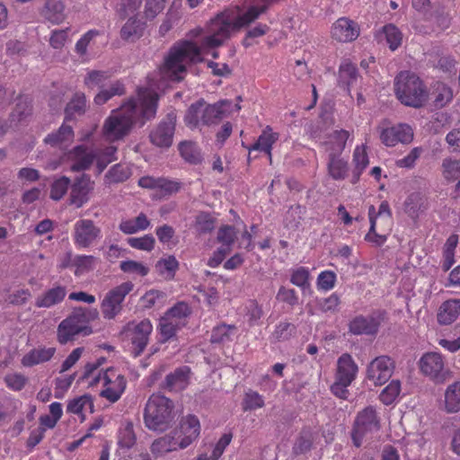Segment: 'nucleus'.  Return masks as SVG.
<instances>
[{
	"instance_id": "nucleus-30",
	"label": "nucleus",
	"mask_w": 460,
	"mask_h": 460,
	"mask_svg": "<svg viewBox=\"0 0 460 460\" xmlns=\"http://www.w3.org/2000/svg\"><path fill=\"white\" fill-rule=\"evenodd\" d=\"M74 139V131L71 126L63 124L56 132L48 135L45 143L52 146H66Z\"/></svg>"
},
{
	"instance_id": "nucleus-7",
	"label": "nucleus",
	"mask_w": 460,
	"mask_h": 460,
	"mask_svg": "<svg viewBox=\"0 0 460 460\" xmlns=\"http://www.w3.org/2000/svg\"><path fill=\"white\" fill-rule=\"evenodd\" d=\"M82 307H75L71 314L63 320L58 327V341L61 344L68 341L79 334L89 335L93 332L90 326L84 320Z\"/></svg>"
},
{
	"instance_id": "nucleus-18",
	"label": "nucleus",
	"mask_w": 460,
	"mask_h": 460,
	"mask_svg": "<svg viewBox=\"0 0 460 460\" xmlns=\"http://www.w3.org/2000/svg\"><path fill=\"white\" fill-rule=\"evenodd\" d=\"M358 35V24L345 17L338 19L332 28V38L341 42L352 41Z\"/></svg>"
},
{
	"instance_id": "nucleus-19",
	"label": "nucleus",
	"mask_w": 460,
	"mask_h": 460,
	"mask_svg": "<svg viewBox=\"0 0 460 460\" xmlns=\"http://www.w3.org/2000/svg\"><path fill=\"white\" fill-rule=\"evenodd\" d=\"M358 369L352 357L344 353L338 359L335 379L351 384L356 378Z\"/></svg>"
},
{
	"instance_id": "nucleus-3",
	"label": "nucleus",
	"mask_w": 460,
	"mask_h": 460,
	"mask_svg": "<svg viewBox=\"0 0 460 460\" xmlns=\"http://www.w3.org/2000/svg\"><path fill=\"white\" fill-rule=\"evenodd\" d=\"M201 60L199 48L193 42L182 41L170 49L164 58V73L172 81L180 82L183 79L187 65Z\"/></svg>"
},
{
	"instance_id": "nucleus-59",
	"label": "nucleus",
	"mask_w": 460,
	"mask_h": 460,
	"mask_svg": "<svg viewBox=\"0 0 460 460\" xmlns=\"http://www.w3.org/2000/svg\"><path fill=\"white\" fill-rule=\"evenodd\" d=\"M451 14L444 8L436 10L433 14V22L439 31L448 29L451 25Z\"/></svg>"
},
{
	"instance_id": "nucleus-53",
	"label": "nucleus",
	"mask_w": 460,
	"mask_h": 460,
	"mask_svg": "<svg viewBox=\"0 0 460 460\" xmlns=\"http://www.w3.org/2000/svg\"><path fill=\"white\" fill-rule=\"evenodd\" d=\"M196 224L199 233H210L216 226V218L208 212H201L196 217Z\"/></svg>"
},
{
	"instance_id": "nucleus-5",
	"label": "nucleus",
	"mask_w": 460,
	"mask_h": 460,
	"mask_svg": "<svg viewBox=\"0 0 460 460\" xmlns=\"http://www.w3.org/2000/svg\"><path fill=\"white\" fill-rule=\"evenodd\" d=\"M394 91L398 100L405 106L420 108L425 105L429 93L418 75L408 71L395 78Z\"/></svg>"
},
{
	"instance_id": "nucleus-39",
	"label": "nucleus",
	"mask_w": 460,
	"mask_h": 460,
	"mask_svg": "<svg viewBox=\"0 0 460 460\" xmlns=\"http://www.w3.org/2000/svg\"><path fill=\"white\" fill-rule=\"evenodd\" d=\"M445 403L448 412L460 411V382H455L447 388Z\"/></svg>"
},
{
	"instance_id": "nucleus-24",
	"label": "nucleus",
	"mask_w": 460,
	"mask_h": 460,
	"mask_svg": "<svg viewBox=\"0 0 460 460\" xmlns=\"http://www.w3.org/2000/svg\"><path fill=\"white\" fill-rule=\"evenodd\" d=\"M349 137V133L345 129L334 130L331 133L324 142L329 155H340L346 146Z\"/></svg>"
},
{
	"instance_id": "nucleus-60",
	"label": "nucleus",
	"mask_w": 460,
	"mask_h": 460,
	"mask_svg": "<svg viewBox=\"0 0 460 460\" xmlns=\"http://www.w3.org/2000/svg\"><path fill=\"white\" fill-rule=\"evenodd\" d=\"M290 281L293 285L301 288L305 291L310 287L309 271L304 267L298 268L293 271Z\"/></svg>"
},
{
	"instance_id": "nucleus-15",
	"label": "nucleus",
	"mask_w": 460,
	"mask_h": 460,
	"mask_svg": "<svg viewBox=\"0 0 460 460\" xmlns=\"http://www.w3.org/2000/svg\"><path fill=\"white\" fill-rule=\"evenodd\" d=\"M130 323L128 324L126 331L130 332V341L132 344V354L135 358L140 356L145 350L149 336L152 332L153 326L149 320H142L137 324L134 325L133 329H130Z\"/></svg>"
},
{
	"instance_id": "nucleus-34",
	"label": "nucleus",
	"mask_w": 460,
	"mask_h": 460,
	"mask_svg": "<svg viewBox=\"0 0 460 460\" xmlns=\"http://www.w3.org/2000/svg\"><path fill=\"white\" fill-rule=\"evenodd\" d=\"M353 162L355 168L352 173L351 183L356 184L360 178L362 172L369 164L368 156L365 146H357L353 154Z\"/></svg>"
},
{
	"instance_id": "nucleus-20",
	"label": "nucleus",
	"mask_w": 460,
	"mask_h": 460,
	"mask_svg": "<svg viewBox=\"0 0 460 460\" xmlns=\"http://www.w3.org/2000/svg\"><path fill=\"white\" fill-rule=\"evenodd\" d=\"M232 102L221 100L214 104H205L203 111V125L209 126L218 123L227 112Z\"/></svg>"
},
{
	"instance_id": "nucleus-25",
	"label": "nucleus",
	"mask_w": 460,
	"mask_h": 460,
	"mask_svg": "<svg viewBox=\"0 0 460 460\" xmlns=\"http://www.w3.org/2000/svg\"><path fill=\"white\" fill-rule=\"evenodd\" d=\"M145 29L146 23L133 16L122 26L120 37L124 40L134 42L143 36Z\"/></svg>"
},
{
	"instance_id": "nucleus-43",
	"label": "nucleus",
	"mask_w": 460,
	"mask_h": 460,
	"mask_svg": "<svg viewBox=\"0 0 460 460\" xmlns=\"http://www.w3.org/2000/svg\"><path fill=\"white\" fill-rule=\"evenodd\" d=\"M278 140V135L276 133H269L263 131L262 134L259 137L257 141L254 143L252 150H260L269 155L270 159H271V147L272 145Z\"/></svg>"
},
{
	"instance_id": "nucleus-46",
	"label": "nucleus",
	"mask_w": 460,
	"mask_h": 460,
	"mask_svg": "<svg viewBox=\"0 0 460 460\" xmlns=\"http://www.w3.org/2000/svg\"><path fill=\"white\" fill-rule=\"evenodd\" d=\"M401 392V382L399 380H392L391 383L385 387L379 394L380 401L385 404H392Z\"/></svg>"
},
{
	"instance_id": "nucleus-21",
	"label": "nucleus",
	"mask_w": 460,
	"mask_h": 460,
	"mask_svg": "<svg viewBox=\"0 0 460 460\" xmlns=\"http://www.w3.org/2000/svg\"><path fill=\"white\" fill-rule=\"evenodd\" d=\"M40 14L47 22L59 24L66 17L64 4L60 0H47Z\"/></svg>"
},
{
	"instance_id": "nucleus-36",
	"label": "nucleus",
	"mask_w": 460,
	"mask_h": 460,
	"mask_svg": "<svg viewBox=\"0 0 460 460\" xmlns=\"http://www.w3.org/2000/svg\"><path fill=\"white\" fill-rule=\"evenodd\" d=\"M126 90L124 84L116 81L112 83L108 88H101V91L94 97V103L96 105H102L111 100L113 96H121L125 94Z\"/></svg>"
},
{
	"instance_id": "nucleus-41",
	"label": "nucleus",
	"mask_w": 460,
	"mask_h": 460,
	"mask_svg": "<svg viewBox=\"0 0 460 460\" xmlns=\"http://www.w3.org/2000/svg\"><path fill=\"white\" fill-rule=\"evenodd\" d=\"M328 170L334 180H343L348 174V163L340 155H329Z\"/></svg>"
},
{
	"instance_id": "nucleus-2",
	"label": "nucleus",
	"mask_w": 460,
	"mask_h": 460,
	"mask_svg": "<svg viewBox=\"0 0 460 460\" xmlns=\"http://www.w3.org/2000/svg\"><path fill=\"white\" fill-rule=\"evenodd\" d=\"M266 9V5L252 6L242 15H235L234 12H224L217 14L211 20L208 27V35L204 37L203 44L209 48L222 45L224 40L230 37L232 31H236L248 25Z\"/></svg>"
},
{
	"instance_id": "nucleus-17",
	"label": "nucleus",
	"mask_w": 460,
	"mask_h": 460,
	"mask_svg": "<svg viewBox=\"0 0 460 460\" xmlns=\"http://www.w3.org/2000/svg\"><path fill=\"white\" fill-rule=\"evenodd\" d=\"M93 189V181L88 174L83 173L76 177L71 184L69 202L77 208L83 207L89 199V193Z\"/></svg>"
},
{
	"instance_id": "nucleus-40",
	"label": "nucleus",
	"mask_w": 460,
	"mask_h": 460,
	"mask_svg": "<svg viewBox=\"0 0 460 460\" xmlns=\"http://www.w3.org/2000/svg\"><path fill=\"white\" fill-rule=\"evenodd\" d=\"M31 114V104L28 98L19 97L10 114L11 123L17 124Z\"/></svg>"
},
{
	"instance_id": "nucleus-8",
	"label": "nucleus",
	"mask_w": 460,
	"mask_h": 460,
	"mask_svg": "<svg viewBox=\"0 0 460 460\" xmlns=\"http://www.w3.org/2000/svg\"><path fill=\"white\" fill-rule=\"evenodd\" d=\"M177 115L175 111H170L149 133L150 142L164 149L172 146L175 133Z\"/></svg>"
},
{
	"instance_id": "nucleus-9",
	"label": "nucleus",
	"mask_w": 460,
	"mask_h": 460,
	"mask_svg": "<svg viewBox=\"0 0 460 460\" xmlns=\"http://www.w3.org/2000/svg\"><path fill=\"white\" fill-rule=\"evenodd\" d=\"M134 284L130 281L123 282L122 284L111 289L102 302V313L105 319H114L117 314L122 310V302L126 296L132 291Z\"/></svg>"
},
{
	"instance_id": "nucleus-4",
	"label": "nucleus",
	"mask_w": 460,
	"mask_h": 460,
	"mask_svg": "<svg viewBox=\"0 0 460 460\" xmlns=\"http://www.w3.org/2000/svg\"><path fill=\"white\" fill-rule=\"evenodd\" d=\"M173 402L160 394H153L146 403L144 421L150 430L163 432L174 421Z\"/></svg>"
},
{
	"instance_id": "nucleus-31",
	"label": "nucleus",
	"mask_w": 460,
	"mask_h": 460,
	"mask_svg": "<svg viewBox=\"0 0 460 460\" xmlns=\"http://www.w3.org/2000/svg\"><path fill=\"white\" fill-rule=\"evenodd\" d=\"M66 290L65 287L58 286L49 289L42 296L36 299L35 305L37 307H50L60 303L66 296Z\"/></svg>"
},
{
	"instance_id": "nucleus-51",
	"label": "nucleus",
	"mask_w": 460,
	"mask_h": 460,
	"mask_svg": "<svg viewBox=\"0 0 460 460\" xmlns=\"http://www.w3.org/2000/svg\"><path fill=\"white\" fill-rule=\"evenodd\" d=\"M136 443V435L131 422H128L124 429L119 434V446L122 448L129 449Z\"/></svg>"
},
{
	"instance_id": "nucleus-11",
	"label": "nucleus",
	"mask_w": 460,
	"mask_h": 460,
	"mask_svg": "<svg viewBox=\"0 0 460 460\" xmlns=\"http://www.w3.org/2000/svg\"><path fill=\"white\" fill-rule=\"evenodd\" d=\"M394 368V363L390 357L379 356L367 366V377L375 385H382L391 378Z\"/></svg>"
},
{
	"instance_id": "nucleus-54",
	"label": "nucleus",
	"mask_w": 460,
	"mask_h": 460,
	"mask_svg": "<svg viewBox=\"0 0 460 460\" xmlns=\"http://www.w3.org/2000/svg\"><path fill=\"white\" fill-rule=\"evenodd\" d=\"M179 268V262L176 260V258L172 255L168 256L164 259H160L156 264L155 269L159 272V274H164L165 271H167L171 277H173L175 274V271Z\"/></svg>"
},
{
	"instance_id": "nucleus-35",
	"label": "nucleus",
	"mask_w": 460,
	"mask_h": 460,
	"mask_svg": "<svg viewBox=\"0 0 460 460\" xmlns=\"http://www.w3.org/2000/svg\"><path fill=\"white\" fill-rule=\"evenodd\" d=\"M150 225V221L144 213H140L136 218L121 221L119 229L126 234H132L138 231L146 230Z\"/></svg>"
},
{
	"instance_id": "nucleus-27",
	"label": "nucleus",
	"mask_w": 460,
	"mask_h": 460,
	"mask_svg": "<svg viewBox=\"0 0 460 460\" xmlns=\"http://www.w3.org/2000/svg\"><path fill=\"white\" fill-rule=\"evenodd\" d=\"M431 98L432 103L436 109L445 107L453 100V90L451 87L442 82H437L432 86Z\"/></svg>"
},
{
	"instance_id": "nucleus-58",
	"label": "nucleus",
	"mask_w": 460,
	"mask_h": 460,
	"mask_svg": "<svg viewBox=\"0 0 460 460\" xmlns=\"http://www.w3.org/2000/svg\"><path fill=\"white\" fill-rule=\"evenodd\" d=\"M130 172L128 169L120 164L113 165L106 173V177L110 179L111 182H122L128 179Z\"/></svg>"
},
{
	"instance_id": "nucleus-52",
	"label": "nucleus",
	"mask_w": 460,
	"mask_h": 460,
	"mask_svg": "<svg viewBox=\"0 0 460 460\" xmlns=\"http://www.w3.org/2000/svg\"><path fill=\"white\" fill-rule=\"evenodd\" d=\"M155 240L152 234H146L142 237H130L128 243L135 249L150 252L154 249Z\"/></svg>"
},
{
	"instance_id": "nucleus-63",
	"label": "nucleus",
	"mask_w": 460,
	"mask_h": 460,
	"mask_svg": "<svg viewBox=\"0 0 460 460\" xmlns=\"http://www.w3.org/2000/svg\"><path fill=\"white\" fill-rule=\"evenodd\" d=\"M190 313L191 310L186 302H178L166 312L165 317L181 319L190 315Z\"/></svg>"
},
{
	"instance_id": "nucleus-32",
	"label": "nucleus",
	"mask_w": 460,
	"mask_h": 460,
	"mask_svg": "<svg viewBox=\"0 0 460 460\" xmlns=\"http://www.w3.org/2000/svg\"><path fill=\"white\" fill-rule=\"evenodd\" d=\"M206 102L203 99L190 104L184 116L185 124L190 128H198L203 125V111Z\"/></svg>"
},
{
	"instance_id": "nucleus-10",
	"label": "nucleus",
	"mask_w": 460,
	"mask_h": 460,
	"mask_svg": "<svg viewBox=\"0 0 460 460\" xmlns=\"http://www.w3.org/2000/svg\"><path fill=\"white\" fill-rule=\"evenodd\" d=\"M385 316V311H375L367 316L357 315L349 322V332L354 335L375 336L377 334Z\"/></svg>"
},
{
	"instance_id": "nucleus-47",
	"label": "nucleus",
	"mask_w": 460,
	"mask_h": 460,
	"mask_svg": "<svg viewBox=\"0 0 460 460\" xmlns=\"http://www.w3.org/2000/svg\"><path fill=\"white\" fill-rule=\"evenodd\" d=\"M110 76V74L106 71L92 70L88 72L84 77V84L91 89L94 87L102 88L104 82L108 80Z\"/></svg>"
},
{
	"instance_id": "nucleus-26",
	"label": "nucleus",
	"mask_w": 460,
	"mask_h": 460,
	"mask_svg": "<svg viewBox=\"0 0 460 460\" xmlns=\"http://www.w3.org/2000/svg\"><path fill=\"white\" fill-rule=\"evenodd\" d=\"M179 448V442L172 432L164 435L155 440L151 445L150 450L155 457H160L167 453Z\"/></svg>"
},
{
	"instance_id": "nucleus-13",
	"label": "nucleus",
	"mask_w": 460,
	"mask_h": 460,
	"mask_svg": "<svg viewBox=\"0 0 460 460\" xmlns=\"http://www.w3.org/2000/svg\"><path fill=\"white\" fill-rule=\"evenodd\" d=\"M179 442V448H186L199 435L200 425L198 418L194 415H188L182 419L177 429L172 431Z\"/></svg>"
},
{
	"instance_id": "nucleus-23",
	"label": "nucleus",
	"mask_w": 460,
	"mask_h": 460,
	"mask_svg": "<svg viewBox=\"0 0 460 460\" xmlns=\"http://www.w3.org/2000/svg\"><path fill=\"white\" fill-rule=\"evenodd\" d=\"M190 372V370L188 367L176 368L172 373L165 376L162 387L168 391L183 389L188 383Z\"/></svg>"
},
{
	"instance_id": "nucleus-44",
	"label": "nucleus",
	"mask_w": 460,
	"mask_h": 460,
	"mask_svg": "<svg viewBox=\"0 0 460 460\" xmlns=\"http://www.w3.org/2000/svg\"><path fill=\"white\" fill-rule=\"evenodd\" d=\"M422 206V196L419 192L411 193L405 199L403 204L404 212L411 218L419 216V211Z\"/></svg>"
},
{
	"instance_id": "nucleus-50",
	"label": "nucleus",
	"mask_w": 460,
	"mask_h": 460,
	"mask_svg": "<svg viewBox=\"0 0 460 460\" xmlns=\"http://www.w3.org/2000/svg\"><path fill=\"white\" fill-rule=\"evenodd\" d=\"M70 186V179L66 176H62L56 180L50 190V199L53 200H59L66 193L68 187Z\"/></svg>"
},
{
	"instance_id": "nucleus-29",
	"label": "nucleus",
	"mask_w": 460,
	"mask_h": 460,
	"mask_svg": "<svg viewBox=\"0 0 460 460\" xmlns=\"http://www.w3.org/2000/svg\"><path fill=\"white\" fill-rule=\"evenodd\" d=\"M56 349L51 348H38L33 349L22 358V364L24 367H32L43 362L49 361L55 354Z\"/></svg>"
},
{
	"instance_id": "nucleus-1",
	"label": "nucleus",
	"mask_w": 460,
	"mask_h": 460,
	"mask_svg": "<svg viewBox=\"0 0 460 460\" xmlns=\"http://www.w3.org/2000/svg\"><path fill=\"white\" fill-rule=\"evenodd\" d=\"M159 102L157 93H148L141 99L138 106L131 99L113 111L103 125V133L110 139H120L127 136L134 124L143 126L155 117Z\"/></svg>"
},
{
	"instance_id": "nucleus-56",
	"label": "nucleus",
	"mask_w": 460,
	"mask_h": 460,
	"mask_svg": "<svg viewBox=\"0 0 460 460\" xmlns=\"http://www.w3.org/2000/svg\"><path fill=\"white\" fill-rule=\"evenodd\" d=\"M384 32L386 38V41L389 44V48L392 50H395L402 42V33L393 24H387L384 27Z\"/></svg>"
},
{
	"instance_id": "nucleus-42",
	"label": "nucleus",
	"mask_w": 460,
	"mask_h": 460,
	"mask_svg": "<svg viewBox=\"0 0 460 460\" xmlns=\"http://www.w3.org/2000/svg\"><path fill=\"white\" fill-rule=\"evenodd\" d=\"M74 153L78 158L71 165V170L73 172H80L88 169L95 158L93 154L86 153V148L84 146H75L74 148Z\"/></svg>"
},
{
	"instance_id": "nucleus-38",
	"label": "nucleus",
	"mask_w": 460,
	"mask_h": 460,
	"mask_svg": "<svg viewBox=\"0 0 460 460\" xmlns=\"http://www.w3.org/2000/svg\"><path fill=\"white\" fill-rule=\"evenodd\" d=\"M314 442V435L309 428L303 429L293 446V453L296 456L305 454L311 450Z\"/></svg>"
},
{
	"instance_id": "nucleus-64",
	"label": "nucleus",
	"mask_w": 460,
	"mask_h": 460,
	"mask_svg": "<svg viewBox=\"0 0 460 460\" xmlns=\"http://www.w3.org/2000/svg\"><path fill=\"white\" fill-rule=\"evenodd\" d=\"M217 241L221 243L225 247L231 248V245L234 243L235 231L232 226H224L219 228L217 233Z\"/></svg>"
},
{
	"instance_id": "nucleus-57",
	"label": "nucleus",
	"mask_w": 460,
	"mask_h": 460,
	"mask_svg": "<svg viewBox=\"0 0 460 460\" xmlns=\"http://www.w3.org/2000/svg\"><path fill=\"white\" fill-rule=\"evenodd\" d=\"M296 327L290 323H280L277 325L273 337L278 341H288L290 337L295 335Z\"/></svg>"
},
{
	"instance_id": "nucleus-6",
	"label": "nucleus",
	"mask_w": 460,
	"mask_h": 460,
	"mask_svg": "<svg viewBox=\"0 0 460 460\" xmlns=\"http://www.w3.org/2000/svg\"><path fill=\"white\" fill-rule=\"evenodd\" d=\"M380 421L376 410L374 406H367L358 411L351 430L353 444L359 447L362 439L368 434L379 430Z\"/></svg>"
},
{
	"instance_id": "nucleus-28",
	"label": "nucleus",
	"mask_w": 460,
	"mask_h": 460,
	"mask_svg": "<svg viewBox=\"0 0 460 460\" xmlns=\"http://www.w3.org/2000/svg\"><path fill=\"white\" fill-rule=\"evenodd\" d=\"M460 314V300H447L444 302L438 313V322L447 325L452 323Z\"/></svg>"
},
{
	"instance_id": "nucleus-48",
	"label": "nucleus",
	"mask_w": 460,
	"mask_h": 460,
	"mask_svg": "<svg viewBox=\"0 0 460 460\" xmlns=\"http://www.w3.org/2000/svg\"><path fill=\"white\" fill-rule=\"evenodd\" d=\"M117 148L113 146H110L105 147L96 156V166L98 169V173H102L109 164L117 160V157L115 156Z\"/></svg>"
},
{
	"instance_id": "nucleus-55",
	"label": "nucleus",
	"mask_w": 460,
	"mask_h": 460,
	"mask_svg": "<svg viewBox=\"0 0 460 460\" xmlns=\"http://www.w3.org/2000/svg\"><path fill=\"white\" fill-rule=\"evenodd\" d=\"M85 404H89L91 411H93V402L91 395L84 394L83 396L69 401L66 407V411L71 413L79 414L82 412L83 408Z\"/></svg>"
},
{
	"instance_id": "nucleus-61",
	"label": "nucleus",
	"mask_w": 460,
	"mask_h": 460,
	"mask_svg": "<svg viewBox=\"0 0 460 460\" xmlns=\"http://www.w3.org/2000/svg\"><path fill=\"white\" fill-rule=\"evenodd\" d=\"M120 270L126 273H137L142 277L148 274L149 269L141 262L136 261H124L120 262Z\"/></svg>"
},
{
	"instance_id": "nucleus-12",
	"label": "nucleus",
	"mask_w": 460,
	"mask_h": 460,
	"mask_svg": "<svg viewBox=\"0 0 460 460\" xmlns=\"http://www.w3.org/2000/svg\"><path fill=\"white\" fill-rule=\"evenodd\" d=\"M420 372L436 383H443L447 378L442 356L437 352H427L419 360Z\"/></svg>"
},
{
	"instance_id": "nucleus-33",
	"label": "nucleus",
	"mask_w": 460,
	"mask_h": 460,
	"mask_svg": "<svg viewBox=\"0 0 460 460\" xmlns=\"http://www.w3.org/2000/svg\"><path fill=\"white\" fill-rule=\"evenodd\" d=\"M178 149L181 156L189 164H199L203 160L200 150L195 142L181 141L178 146Z\"/></svg>"
},
{
	"instance_id": "nucleus-22",
	"label": "nucleus",
	"mask_w": 460,
	"mask_h": 460,
	"mask_svg": "<svg viewBox=\"0 0 460 460\" xmlns=\"http://www.w3.org/2000/svg\"><path fill=\"white\" fill-rule=\"evenodd\" d=\"M65 121L75 119L86 112V97L83 93H75L65 107Z\"/></svg>"
},
{
	"instance_id": "nucleus-62",
	"label": "nucleus",
	"mask_w": 460,
	"mask_h": 460,
	"mask_svg": "<svg viewBox=\"0 0 460 460\" xmlns=\"http://www.w3.org/2000/svg\"><path fill=\"white\" fill-rule=\"evenodd\" d=\"M166 0H146L144 14L146 19L153 20L164 8Z\"/></svg>"
},
{
	"instance_id": "nucleus-49",
	"label": "nucleus",
	"mask_w": 460,
	"mask_h": 460,
	"mask_svg": "<svg viewBox=\"0 0 460 460\" xmlns=\"http://www.w3.org/2000/svg\"><path fill=\"white\" fill-rule=\"evenodd\" d=\"M442 167L447 181H455L460 178V160L445 159Z\"/></svg>"
},
{
	"instance_id": "nucleus-16",
	"label": "nucleus",
	"mask_w": 460,
	"mask_h": 460,
	"mask_svg": "<svg viewBox=\"0 0 460 460\" xmlns=\"http://www.w3.org/2000/svg\"><path fill=\"white\" fill-rule=\"evenodd\" d=\"M100 234L101 229L95 226L93 220L81 219L75 224V243L82 248L92 245L99 238Z\"/></svg>"
},
{
	"instance_id": "nucleus-45",
	"label": "nucleus",
	"mask_w": 460,
	"mask_h": 460,
	"mask_svg": "<svg viewBox=\"0 0 460 460\" xmlns=\"http://www.w3.org/2000/svg\"><path fill=\"white\" fill-rule=\"evenodd\" d=\"M234 325H227L222 323L212 329L210 335V342L213 344H221L231 340V331L235 330Z\"/></svg>"
},
{
	"instance_id": "nucleus-37",
	"label": "nucleus",
	"mask_w": 460,
	"mask_h": 460,
	"mask_svg": "<svg viewBox=\"0 0 460 460\" xmlns=\"http://www.w3.org/2000/svg\"><path fill=\"white\" fill-rule=\"evenodd\" d=\"M358 70L354 65L346 62L341 65L339 71V85L349 93L350 86L357 81Z\"/></svg>"
},
{
	"instance_id": "nucleus-14",
	"label": "nucleus",
	"mask_w": 460,
	"mask_h": 460,
	"mask_svg": "<svg viewBox=\"0 0 460 460\" xmlns=\"http://www.w3.org/2000/svg\"><path fill=\"white\" fill-rule=\"evenodd\" d=\"M382 143L386 146H394L398 143L410 144L413 139L412 128L407 124H398L390 128L378 127Z\"/></svg>"
}]
</instances>
